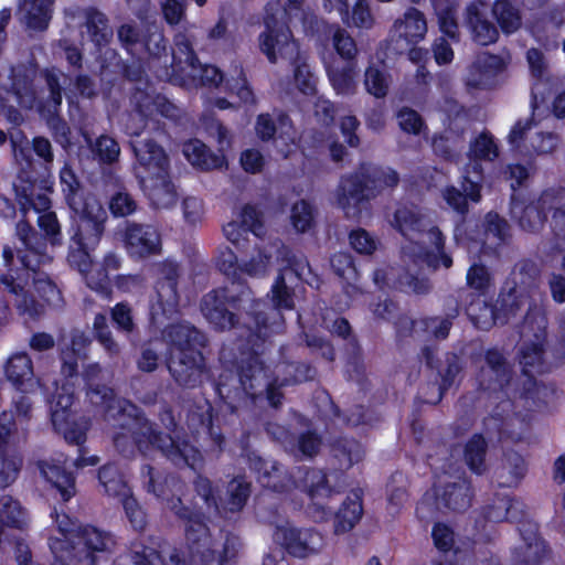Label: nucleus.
<instances>
[{
  "label": "nucleus",
  "instance_id": "28",
  "mask_svg": "<svg viewBox=\"0 0 565 565\" xmlns=\"http://www.w3.org/2000/svg\"><path fill=\"white\" fill-rule=\"evenodd\" d=\"M255 131L258 138L267 141L277 135V142L280 141L288 149H279L284 157L291 152L290 146H296V130L287 115L275 111L273 114H262L257 117Z\"/></svg>",
  "mask_w": 565,
  "mask_h": 565
},
{
  "label": "nucleus",
  "instance_id": "5",
  "mask_svg": "<svg viewBox=\"0 0 565 565\" xmlns=\"http://www.w3.org/2000/svg\"><path fill=\"white\" fill-rule=\"evenodd\" d=\"M391 225L405 238L402 255L405 263H412L419 267L426 264L437 269L443 266L449 268L452 259L444 252V236L440 230L415 206L398 207Z\"/></svg>",
  "mask_w": 565,
  "mask_h": 565
},
{
  "label": "nucleus",
  "instance_id": "3",
  "mask_svg": "<svg viewBox=\"0 0 565 565\" xmlns=\"http://www.w3.org/2000/svg\"><path fill=\"white\" fill-rule=\"evenodd\" d=\"M18 232L28 252L18 257L21 267H14L12 249L8 246L3 248V259L8 273L0 276V282L11 295V300L18 312L26 319H34L42 313L43 305L35 299L33 291L50 305L60 302L61 292L45 273L38 270V267L50 260L51 257L31 246L28 236L30 227L26 224H19Z\"/></svg>",
  "mask_w": 565,
  "mask_h": 565
},
{
  "label": "nucleus",
  "instance_id": "10",
  "mask_svg": "<svg viewBox=\"0 0 565 565\" xmlns=\"http://www.w3.org/2000/svg\"><path fill=\"white\" fill-rule=\"evenodd\" d=\"M499 156L498 146L493 137L488 132H481L470 143L469 162L461 175V188L463 193L455 186L446 188L443 198L456 212L465 214L468 211V200L478 203L481 200V186L483 170L482 161H493Z\"/></svg>",
  "mask_w": 565,
  "mask_h": 565
},
{
  "label": "nucleus",
  "instance_id": "7",
  "mask_svg": "<svg viewBox=\"0 0 565 565\" xmlns=\"http://www.w3.org/2000/svg\"><path fill=\"white\" fill-rule=\"evenodd\" d=\"M147 475L149 477L148 490L153 492L158 498H161L168 509L185 521L189 563L192 564L200 561L203 565H223L225 557H227L230 553V541H227L224 548L225 556L218 555L213 548V541L206 524L203 522L202 515L181 507L179 494L181 493L182 484L174 478H167L163 484H157L152 476L151 467H147Z\"/></svg>",
  "mask_w": 565,
  "mask_h": 565
},
{
  "label": "nucleus",
  "instance_id": "38",
  "mask_svg": "<svg viewBox=\"0 0 565 565\" xmlns=\"http://www.w3.org/2000/svg\"><path fill=\"white\" fill-rule=\"evenodd\" d=\"M487 366L482 367L479 382L484 390L497 391L509 383L510 372L502 354L497 350H489L486 353Z\"/></svg>",
  "mask_w": 565,
  "mask_h": 565
},
{
  "label": "nucleus",
  "instance_id": "36",
  "mask_svg": "<svg viewBox=\"0 0 565 565\" xmlns=\"http://www.w3.org/2000/svg\"><path fill=\"white\" fill-rule=\"evenodd\" d=\"M522 543L514 552V559L526 565L540 564L546 558L548 551L545 542L537 534V526L527 522L520 529Z\"/></svg>",
  "mask_w": 565,
  "mask_h": 565
},
{
  "label": "nucleus",
  "instance_id": "20",
  "mask_svg": "<svg viewBox=\"0 0 565 565\" xmlns=\"http://www.w3.org/2000/svg\"><path fill=\"white\" fill-rule=\"evenodd\" d=\"M132 102L135 109L125 124L127 134L131 136H139L150 124L152 129H157L158 116L174 118L178 113L177 107L166 97L152 96L139 89L134 94Z\"/></svg>",
  "mask_w": 565,
  "mask_h": 565
},
{
  "label": "nucleus",
  "instance_id": "51",
  "mask_svg": "<svg viewBox=\"0 0 565 565\" xmlns=\"http://www.w3.org/2000/svg\"><path fill=\"white\" fill-rule=\"evenodd\" d=\"M22 467V457L13 448L0 446V488L11 486L18 478Z\"/></svg>",
  "mask_w": 565,
  "mask_h": 565
},
{
  "label": "nucleus",
  "instance_id": "58",
  "mask_svg": "<svg viewBox=\"0 0 565 565\" xmlns=\"http://www.w3.org/2000/svg\"><path fill=\"white\" fill-rule=\"evenodd\" d=\"M526 57L531 73L536 78V82L532 86V107L535 109L537 107L539 100H544L541 86L544 85L543 75L545 70V62L542 53L535 49L529 50Z\"/></svg>",
  "mask_w": 565,
  "mask_h": 565
},
{
  "label": "nucleus",
  "instance_id": "35",
  "mask_svg": "<svg viewBox=\"0 0 565 565\" xmlns=\"http://www.w3.org/2000/svg\"><path fill=\"white\" fill-rule=\"evenodd\" d=\"M488 6L482 0L472 1L466 11V23L473 40L481 45H489L498 40L497 28L486 19Z\"/></svg>",
  "mask_w": 565,
  "mask_h": 565
},
{
  "label": "nucleus",
  "instance_id": "30",
  "mask_svg": "<svg viewBox=\"0 0 565 565\" xmlns=\"http://www.w3.org/2000/svg\"><path fill=\"white\" fill-rule=\"evenodd\" d=\"M42 184L39 186L31 178H20V182L13 183L17 200L23 213H28L30 210L38 214L49 212L51 206L49 193L52 191V182L43 180Z\"/></svg>",
  "mask_w": 565,
  "mask_h": 565
},
{
  "label": "nucleus",
  "instance_id": "17",
  "mask_svg": "<svg viewBox=\"0 0 565 565\" xmlns=\"http://www.w3.org/2000/svg\"><path fill=\"white\" fill-rule=\"evenodd\" d=\"M159 275L149 301V316L153 324H161L170 319L178 311L179 306L178 264L171 260L162 263Z\"/></svg>",
  "mask_w": 565,
  "mask_h": 565
},
{
  "label": "nucleus",
  "instance_id": "1",
  "mask_svg": "<svg viewBox=\"0 0 565 565\" xmlns=\"http://www.w3.org/2000/svg\"><path fill=\"white\" fill-rule=\"evenodd\" d=\"M103 370L98 363L88 364L83 372L87 382V398L96 407V414L105 420L118 422V431L114 434V445L125 456L132 455L135 448L141 454L148 455L152 449H158L175 466L185 465L196 469L202 463L200 451L185 440H181L175 429L171 411L164 409L160 415L161 423L171 433L166 438L160 437L149 420L142 417L138 408L122 398H116L111 388L94 385Z\"/></svg>",
  "mask_w": 565,
  "mask_h": 565
},
{
  "label": "nucleus",
  "instance_id": "46",
  "mask_svg": "<svg viewBox=\"0 0 565 565\" xmlns=\"http://www.w3.org/2000/svg\"><path fill=\"white\" fill-rule=\"evenodd\" d=\"M277 248L273 245L255 244L253 254L241 259V275L245 274L249 277H264L268 274L274 252Z\"/></svg>",
  "mask_w": 565,
  "mask_h": 565
},
{
  "label": "nucleus",
  "instance_id": "13",
  "mask_svg": "<svg viewBox=\"0 0 565 565\" xmlns=\"http://www.w3.org/2000/svg\"><path fill=\"white\" fill-rule=\"evenodd\" d=\"M547 318L543 308L535 302L527 309L521 331L519 350L520 364L524 374L532 376L543 370L546 344Z\"/></svg>",
  "mask_w": 565,
  "mask_h": 565
},
{
  "label": "nucleus",
  "instance_id": "62",
  "mask_svg": "<svg viewBox=\"0 0 565 565\" xmlns=\"http://www.w3.org/2000/svg\"><path fill=\"white\" fill-rule=\"evenodd\" d=\"M406 480L402 473L392 476L387 484L388 509L392 514L397 513L407 501Z\"/></svg>",
  "mask_w": 565,
  "mask_h": 565
},
{
  "label": "nucleus",
  "instance_id": "40",
  "mask_svg": "<svg viewBox=\"0 0 565 565\" xmlns=\"http://www.w3.org/2000/svg\"><path fill=\"white\" fill-rule=\"evenodd\" d=\"M19 13L28 29L44 31L52 19L53 0H21Z\"/></svg>",
  "mask_w": 565,
  "mask_h": 565
},
{
  "label": "nucleus",
  "instance_id": "48",
  "mask_svg": "<svg viewBox=\"0 0 565 565\" xmlns=\"http://www.w3.org/2000/svg\"><path fill=\"white\" fill-rule=\"evenodd\" d=\"M10 142L14 163L20 169L15 182H20V178H31L29 175V169L32 167L33 160L28 137L22 131H14L10 135Z\"/></svg>",
  "mask_w": 565,
  "mask_h": 565
},
{
  "label": "nucleus",
  "instance_id": "56",
  "mask_svg": "<svg viewBox=\"0 0 565 565\" xmlns=\"http://www.w3.org/2000/svg\"><path fill=\"white\" fill-rule=\"evenodd\" d=\"M486 239L482 246V253H488L495 246L504 242L508 235V224L495 213H488L486 216Z\"/></svg>",
  "mask_w": 565,
  "mask_h": 565
},
{
  "label": "nucleus",
  "instance_id": "45",
  "mask_svg": "<svg viewBox=\"0 0 565 565\" xmlns=\"http://www.w3.org/2000/svg\"><path fill=\"white\" fill-rule=\"evenodd\" d=\"M326 71L332 88L338 95H352L356 89L355 77L358 68L355 63L345 65L326 63Z\"/></svg>",
  "mask_w": 565,
  "mask_h": 565
},
{
  "label": "nucleus",
  "instance_id": "12",
  "mask_svg": "<svg viewBox=\"0 0 565 565\" xmlns=\"http://www.w3.org/2000/svg\"><path fill=\"white\" fill-rule=\"evenodd\" d=\"M159 78L178 81L183 84L215 85L223 82L222 72L213 65H201L194 55L192 45L184 33H178L174 38L172 51V65L162 71L154 70Z\"/></svg>",
  "mask_w": 565,
  "mask_h": 565
},
{
  "label": "nucleus",
  "instance_id": "41",
  "mask_svg": "<svg viewBox=\"0 0 565 565\" xmlns=\"http://www.w3.org/2000/svg\"><path fill=\"white\" fill-rule=\"evenodd\" d=\"M139 183L156 207L167 209L175 203L177 193L170 180L169 171L160 177H151L150 181H140Z\"/></svg>",
  "mask_w": 565,
  "mask_h": 565
},
{
  "label": "nucleus",
  "instance_id": "25",
  "mask_svg": "<svg viewBox=\"0 0 565 565\" xmlns=\"http://www.w3.org/2000/svg\"><path fill=\"white\" fill-rule=\"evenodd\" d=\"M129 557L134 565H181L179 553L152 536H139L129 545Z\"/></svg>",
  "mask_w": 565,
  "mask_h": 565
},
{
  "label": "nucleus",
  "instance_id": "55",
  "mask_svg": "<svg viewBox=\"0 0 565 565\" xmlns=\"http://www.w3.org/2000/svg\"><path fill=\"white\" fill-rule=\"evenodd\" d=\"M523 503L519 500L502 498L488 510L487 519L492 522L519 521L523 515Z\"/></svg>",
  "mask_w": 565,
  "mask_h": 565
},
{
  "label": "nucleus",
  "instance_id": "59",
  "mask_svg": "<svg viewBox=\"0 0 565 565\" xmlns=\"http://www.w3.org/2000/svg\"><path fill=\"white\" fill-rule=\"evenodd\" d=\"M433 6L438 17L440 31L450 38H456L458 25L454 4L445 0H434Z\"/></svg>",
  "mask_w": 565,
  "mask_h": 565
},
{
  "label": "nucleus",
  "instance_id": "24",
  "mask_svg": "<svg viewBox=\"0 0 565 565\" xmlns=\"http://www.w3.org/2000/svg\"><path fill=\"white\" fill-rule=\"evenodd\" d=\"M135 154L134 172L140 181H150L169 171V158L164 149L152 139L131 142Z\"/></svg>",
  "mask_w": 565,
  "mask_h": 565
},
{
  "label": "nucleus",
  "instance_id": "18",
  "mask_svg": "<svg viewBox=\"0 0 565 565\" xmlns=\"http://www.w3.org/2000/svg\"><path fill=\"white\" fill-rule=\"evenodd\" d=\"M60 181L67 205L76 218H84L83 230L92 231L102 220H107V212L96 196L82 195L79 181L68 166L61 170Z\"/></svg>",
  "mask_w": 565,
  "mask_h": 565
},
{
  "label": "nucleus",
  "instance_id": "34",
  "mask_svg": "<svg viewBox=\"0 0 565 565\" xmlns=\"http://www.w3.org/2000/svg\"><path fill=\"white\" fill-rule=\"evenodd\" d=\"M508 60L487 53L480 54L470 66L466 77L467 86L471 88H487L494 84V77L502 72Z\"/></svg>",
  "mask_w": 565,
  "mask_h": 565
},
{
  "label": "nucleus",
  "instance_id": "11",
  "mask_svg": "<svg viewBox=\"0 0 565 565\" xmlns=\"http://www.w3.org/2000/svg\"><path fill=\"white\" fill-rule=\"evenodd\" d=\"M398 180L397 172L391 168L362 164L355 173L341 178L335 190L337 205L347 217H358L362 204L375 196V189L395 186Z\"/></svg>",
  "mask_w": 565,
  "mask_h": 565
},
{
  "label": "nucleus",
  "instance_id": "57",
  "mask_svg": "<svg viewBox=\"0 0 565 565\" xmlns=\"http://www.w3.org/2000/svg\"><path fill=\"white\" fill-rule=\"evenodd\" d=\"M86 24L92 41L102 50L113 36V31L107 24L106 17L96 10H89Z\"/></svg>",
  "mask_w": 565,
  "mask_h": 565
},
{
  "label": "nucleus",
  "instance_id": "39",
  "mask_svg": "<svg viewBox=\"0 0 565 565\" xmlns=\"http://www.w3.org/2000/svg\"><path fill=\"white\" fill-rule=\"evenodd\" d=\"M6 376L18 390L29 391L39 385L31 358L22 352L12 354L6 364Z\"/></svg>",
  "mask_w": 565,
  "mask_h": 565
},
{
  "label": "nucleus",
  "instance_id": "4",
  "mask_svg": "<svg viewBox=\"0 0 565 565\" xmlns=\"http://www.w3.org/2000/svg\"><path fill=\"white\" fill-rule=\"evenodd\" d=\"M249 468L257 473L258 482L277 493H289L295 488L303 490L310 500L307 513L316 523H323L330 519L331 511L328 500L333 490L329 487L326 475L321 470L311 469L296 475H289L274 460H265L252 454L248 456Z\"/></svg>",
  "mask_w": 565,
  "mask_h": 565
},
{
  "label": "nucleus",
  "instance_id": "61",
  "mask_svg": "<svg viewBox=\"0 0 565 565\" xmlns=\"http://www.w3.org/2000/svg\"><path fill=\"white\" fill-rule=\"evenodd\" d=\"M93 331L96 340L100 343L109 356L119 354L120 348L114 340L111 331L107 324V319L104 315L98 313L95 316L93 322Z\"/></svg>",
  "mask_w": 565,
  "mask_h": 565
},
{
  "label": "nucleus",
  "instance_id": "42",
  "mask_svg": "<svg viewBox=\"0 0 565 565\" xmlns=\"http://www.w3.org/2000/svg\"><path fill=\"white\" fill-rule=\"evenodd\" d=\"M483 425L490 439L497 436L499 440L518 441L523 438L526 430L525 424L515 416L504 418L500 415H491L484 419Z\"/></svg>",
  "mask_w": 565,
  "mask_h": 565
},
{
  "label": "nucleus",
  "instance_id": "43",
  "mask_svg": "<svg viewBox=\"0 0 565 565\" xmlns=\"http://www.w3.org/2000/svg\"><path fill=\"white\" fill-rule=\"evenodd\" d=\"M182 151L186 160L201 170L218 169L226 163L224 154L211 152L206 146L198 139L186 141L183 145Z\"/></svg>",
  "mask_w": 565,
  "mask_h": 565
},
{
  "label": "nucleus",
  "instance_id": "16",
  "mask_svg": "<svg viewBox=\"0 0 565 565\" xmlns=\"http://www.w3.org/2000/svg\"><path fill=\"white\" fill-rule=\"evenodd\" d=\"M271 537L287 554L299 559L317 556L326 546V537L320 531L298 527L288 521L276 524Z\"/></svg>",
  "mask_w": 565,
  "mask_h": 565
},
{
  "label": "nucleus",
  "instance_id": "49",
  "mask_svg": "<svg viewBox=\"0 0 565 565\" xmlns=\"http://www.w3.org/2000/svg\"><path fill=\"white\" fill-rule=\"evenodd\" d=\"M362 503L359 497L348 499L337 512L333 524V532L340 535L351 531L362 516Z\"/></svg>",
  "mask_w": 565,
  "mask_h": 565
},
{
  "label": "nucleus",
  "instance_id": "64",
  "mask_svg": "<svg viewBox=\"0 0 565 565\" xmlns=\"http://www.w3.org/2000/svg\"><path fill=\"white\" fill-rule=\"evenodd\" d=\"M86 285L97 294L105 298H109L111 294L108 273L100 265L92 264V267L82 275Z\"/></svg>",
  "mask_w": 565,
  "mask_h": 565
},
{
  "label": "nucleus",
  "instance_id": "63",
  "mask_svg": "<svg viewBox=\"0 0 565 565\" xmlns=\"http://www.w3.org/2000/svg\"><path fill=\"white\" fill-rule=\"evenodd\" d=\"M341 468H350L362 460L364 450L361 444L355 440H343L334 449Z\"/></svg>",
  "mask_w": 565,
  "mask_h": 565
},
{
  "label": "nucleus",
  "instance_id": "33",
  "mask_svg": "<svg viewBox=\"0 0 565 565\" xmlns=\"http://www.w3.org/2000/svg\"><path fill=\"white\" fill-rule=\"evenodd\" d=\"M435 505L437 510L443 508L454 511H463L470 507L471 490L469 483L461 478L457 481L448 483L439 481L434 488Z\"/></svg>",
  "mask_w": 565,
  "mask_h": 565
},
{
  "label": "nucleus",
  "instance_id": "44",
  "mask_svg": "<svg viewBox=\"0 0 565 565\" xmlns=\"http://www.w3.org/2000/svg\"><path fill=\"white\" fill-rule=\"evenodd\" d=\"M41 475L61 494L63 501H68L75 494V479L55 461H42L39 463Z\"/></svg>",
  "mask_w": 565,
  "mask_h": 565
},
{
  "label": "nucleus",
  "instance_id": "19",
  "mask_svg": "<svg viewBox=\"0 0 565 565\" xmlns=\"http://www.w3.org/2000/svg\"><path fill=\"white\" fill-rule=\"evenodd\" d=\"M537 299L530 295H524L521 290L514 288L508 295H502L500 302V310L493 309L486 300L478 299L467 307V315L472 323L482 330H488L498 321L501 323L507 322L510 316H514L521 307L533 306Z\"/></svg>",
  "mask_w": 565,
  "mask_h": 565
},
{
  "label": "nucleus",
  "instance_id": "8",
  "mask_svg": "<svg viewBox=\"0 0 565 565\" xmlns=\"http://www.w3.org/2000/svg\"><path fill=\"white\" fill-rule=\"evenodd\" d=\"M168 345V369L175 382L195 387L203 382L205 364L199 348L204 344L201 332L189 323H177L163 331Z\"/></svg>",
  "mask_w": 565,
  "mask_h": 565
},
{
  "label": "nucleus",
  "instance_id": "6",
  "mask_svg": "<svg viewBox=\"0 0 565 565\" xmlns=\"http://www.w3.org/2000/svg\"><path fill=\"white\" fill-rule=\"evenodd\" d=\"M56 534L49 537V546L54 556L53 565H95L98 554L111 553L116 537L94 526L76 531L73 520L55 512Z\"/></svg>",
  "mask_w": 565,
  "mask_h": 565
},
{
  "label": "nucleus",
  "instance_id": "9",
  "mask_svg": "<svg viewBox=\"0 0 565 565\" xmlns=\"http://www.w3.org/2000/svg\"><path fill=\"white\" fill-rule=\"evenodd\" d=\"M292 373L290 379H279L274 375L264 365L263 360L256 351H253L248 358L242 360L239 371V384L242 393L250 397L253 401L266 395L267 401L274 407L280 404L281 393L279 388L297 382L307 381L312 377V371L307 365L282 364L277 366L276 373Z\"/></svg>",
  "mask_w": 565,
  "mask_h": 565
},
{
  "label": "nucleus",
  "instance_id": "21",
  "mask_svg": "<svg viewBox=\"0 0 565 565\" xmlns=\"http://www.w3.org/2000/svg\"><path fill=\"white\" fill-rule=\"evenodd\" d=\"M195 490L207 509H213L215 513L228 518L230 514L239 513L244 509L250 495V483L242 477L234 478L227 484L225 497L216 498L211 482L199 477L195 481Z\"/></svg>",
  "mask_w": 565,
  "mask_h": 565
},
{
  "label": "nucleus",
  "instance_id": "54",
  "mask_svg": "<svg viewBox=\"0 0 565 565\" xmlns=\"http://www.w3.org/2000/svg\"><path fill=\"white\" fill-rule=\"evenodd\" d=\"M492 13L507 34L515 32L521 26L520 11L508 0H497L492 7Z\"/></svg>",
  "mask_w": 565,
  "mask_h": 565
},
{
  "label": "nucleus",
  "instance_id": "15",
  "mask_svg": "<svg viewBox=\"0 0 565 565\" xmlns=\"http://www.w3.org/2000/svg\"><path fill=\"white\" fill-rule=\"evenodd\" d=\"M74 404L73 383L66 382L56 388L50 402L51 420L56 431L70 444L82 445L86 439L89 424L84 417L77 418L72 411Z\"/></svg>",
  "mask_w": 565,
  "mask_h": 565
},
{
  "label": "nucleus",
  "instance_id": "37",
  "mask_svg": "<svg viewBox=\"0 0 565 565\" xmlns=\"http://www.w3.org/2000/svg\"><path fill=\"white\" fill-rule=\"evenodd\" d=\"M374 284L380 288L392 286L405 292L426 294L430 286L427 279L409 271L397 277L395 268L377 269L373 276Z\"/></svg>",
  "mask_w": 565,
  "mask_h": 565
},
{
  "label": "nucleus",
  "instance_id": "26",
  "mask_svg": "<svg viewBox=\"0 0 565 565\" xmlns=\"http://www.w3.org/2000/svg\"><path fill=\"white\" fill-rule=\"evenodd\" d=\"M102 220L98 226H94V230L87 231L82 228L84 218H76V230L71 238V246L68 253V263L72 267L76 268L81 275L85 274L92 267V258L89 249H94L104 233L105 222Z\"/></svg>",
  "mask_w": 565,
  "mask_h": 565
},
{
  "label": "nucleus",
  "instance_id": "2",
  "mask_svg": "<svg viewBox=\"0 0 565 565\" xmlns=\"http://www.w3.org/2000/svg\"><path fill=\"white\" fill-rule=\"evenodd\" d=\"M35 74L34 66L20 65L8 71L6 81L0 75V104L9 109L14 121L20 119V115L17 110L11 111L14 107L11 102L28 109L35 107L46 119L57 140L65 145L68 142V128L56 114L62 105V84L65 83L66 76L54 67L44 70L40 77L44 79L45 87L38 94L33 87Z\"/></svg>",
  "mask_w": 565,
  "mask_h": 565
},
{
  "label": "nucleus",
  "instance_id": "32",
  "mask_svg": "<svg viewBox=\"0 0 565 565\" xmlns=\"http://www.w3.org/2000/svg\"><path fill=\"white\" fill-rule=\"evenodd\" d=\"M223 233L226 239L237 248L247 242L248 233L257 237L262 236L263 223L258 211L254 206H244L235 218L223 226Z\"/></svg>",
  "mask_w": 565,
  "mask_h": 565
},
{
  "label": "nucleus",
  "instance_id": "29",
  "mask_svg": "<svg viewBox=\"0 0 565 565\" xmlns=\"http://www.w3.org/2000/svg\"><path fill=\"white\" fill-rule=\"evenodd\" d=\"M124 242L127 253L132 257H147L158 254L161 249L160 234L150 225L128 224Z\"/></svg>",
  "mask_w": 565,
  "mask_h": 565
},
{
  "label": "nucleus",
  "instance_id": "60",
  "mask_svg": "<svg viewBox=\"0 0 565 565\" xmlns=\"http://www.w3.org/2000/svg\"><path fill=\"white\" fill-rule=\"evenodd\" d=\"M486 441L481 435H475L467 444L465 459L469 468L481 473L484 470Z\"/></svg>",
  "mask_w": 565,
  "mask_h": 565
},
{
  "label": "nucleus",
  "instance_id": "22",
  "mask_svg": "<svg viewBox=\"0 0 565 565\" xmlns=\"http://www.w3.org/2000/svg\"><path fill=\"white\" fill-rule=\"evenodd\" d=\"M271 301L275 308L266 313V317L262 311H256L254 317L255 331L249 330L247 342L256 345V341L265 339L270 333L278 331L280 324L276 322L277 319H281L279 309H292L294 308V292L286 284V276L284 271H280L276 277L271 286Z\"/></svg>",
  "mask_w": 565,
  "mask_h": 565
},
{
  "label": "nucleus",
  "instance_id": "52",
  "mask_svg": "<svg viewBox=\"0 0 565 565\" xmlns=\"http://www.w3.org/2000/svg\"><path fill=\"white\" fill-rule=\"evenodd\" d=\"M98 480L108 495L118 497L121 501L130 497L129 488L115 465L103 466L98 472Z\"/></svg>",
  "mask_w": 565,
  "mask_h": 565
},
{
  "label": "nucleus",
  "instance_id": "23",
  "mask_svg": "<svg viewBox=\"0 0 565 565\" xmlns=\"http://www.w3.org/2000/svg\"><path fill=\"white\" fill-rule=\"evenodd\" d=\"M536 127L534 118L519 120L512 127L508 141L520 154H547L552 153L559 146V137L553 132L543 134L532 130Z\"/></svg>",
  "mask_w": 565,
  "mask_h": 565
},
{
  "label": "nucleus",
  "instance_id": "14",
  "mask_svg": "<svg viewBox=\"0 0 565 565\" xmlns=\"http://www.w3.org/2000/svg\"><path fill=\"white\" fill-rule=\"evenodd\" d=\"M282 18L284 12L279 4L267 7L265 30L258 36V45L270 63H277L279 60L291 62L299 56L298 44Z\"/></svg>",
  "mask_w": 565,
  "mask_h": 565
},
{
  "label": "nucleus",
  "instance_id": "27",
  "mask_svg": "<svg viewBox=\"0 0 565 565\" xmlns=\"http://www.w3.org/2000/svg\"><path fill=\"white\" fill-rule=\"evenodd\" d=\"M242 298L230 295L227 288H216L203 296L200 309L207 322L215 329L225 330L234 326V315L227 306L236 307Z\"/></svg>",
  "mask_w": 565,
  "mask_h": 565
},
{
  "label": "nucleus",
  "instance_id": "31",
  "mask_svg": "<svg viewBox=\"0 0 565 565\" xmlns=\"http://www.w3.org/2000/svg\"><path fill=\"white\" fill-rule=\"evenodd\" d=\"M427 30L425 14L420 10L409 7L393 22L391 35L406 45H416L425 39Z\"/></svg>",
  "mask_w": 565,
  "mask_h": 565
},
{
  "label": "nucleus",
  "instance_id": "47",
  "mask_svg": "<svg viewBox=\"0 0 565 565\" xmlns=\"http://www.w3.org/2000/svg\"><path fill=\"white\" fill-rule=\"evenodd\" d=\"M90 343L89 338L82 331H74L72 333L71 347L63 349L62 356V373L70 379L77 376V360L81 352L84 351Z\"/></svg>",
  "mask_w": 565,
  "mask_h": 565
},
{
  "label": "nucleus",
  "instance_id": "53",
  "mask_svg": "<svg viewBox=\"0 0 565 565\" xmlns=\"http://www.w3.org/2000/svg\"><path fill=\"white\" fill-rule=\"evenodd\" d=\"M0 519L6 525L17 529H24L29 524L28 512L10 495L0 498Z\"/></svg>",
  "mask_w": 565,
  "mask_h": 565
},
{
  "label": "nucleus",
  "instance_id": "50",
  "mask_svg": "<svg viewBox=\"0 0 565 565\" xmlns=\"http://www.w3.org/2000/svg\"><path fill=\"white\" fill-rule=\"evenodd\" d=\"M331 266L334 273L345 280L343 289L349 297H353L358 294L359 288L356 281L359 274L353 265L352 257L347 253H338L331 258Z\"/></svg>",
  "mask_w": 565,
  "mask_h": 565
}]
</instances>
